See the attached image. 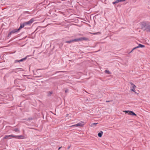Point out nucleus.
I'll return each mask as SVG.
<instances>
[{"label": "nucleus", "instance_id": "obj_1", "mask_svg": "<svg viewBox=\"0 0 150 150\" xmlns=\"http://www.w3.org/2000/svg\"><path fill=\"white\" fill-rule=\"evenodd\" d=\"M148 23L145 22H143L140 23V25L141 27V29L144 30L146 28Z\"/></svg>", "mask_w": 150, "mask_h": 150}, {"label": "nucleus", "instance_id": "obj_2", "mask_svg": "<svg viewBox=\"0 0 150 150\" xmlns=\"http://www.w3.org/2000/svg\"><path fill=\"white\" fill-rule=\"evenodd\" d=\"M131 85L130 90L136 93L135 89L136 88V86L132 82L130 83Z\"/></svg>", "mask_w": 150, "mask_h": 150}, {"label": "nucleus", "instance_id": "obj_3", "mask_svg": "<svg viewBox=\"0 0 150 150\" xmlns=\"http://www.w3.org/2000/svg\"><path fill=\"white\" fill-rule=\"evenodd\" d=\"M124 112H125V113H128V115H135V116H137L136 114H135L133 111H124Z\"/></svg>", "mask_w": 150, "mask_h": 150}, {"label": "nucleus", "instance_id": "obj_4", "mask_svg": "<svg viewBox=\"0 0 150 150\" xmlns=\"http://www.w3.org/2000/svg\"><path fill=\"white\" fill-rule=\"evenodd\" d=\"M12 138H14V135L11 134L9 135H6L4 137V139H10Z\"/></svg>", "mask_w": 150, "mask_h": 150}, {"label": "nucleus", "instance_id": "obj_5", "mask_svg": "<svg viewBox=\"0 0 150 150\" xmlns=\"http://www.w3.org/2000/svg\"><path fill=\"white\" fill-rule=\"evenodd\" d=\"M14 138L18 139H23L24 138V136L22 135L19 136L14 135Z\"/></svg>", "mask_w": 150, "mask_h": 150}, {"label": "nucleus", "instance_id": "obj_6", "mask_svg": "<svg viewBox=\"0 0 150 150\" xmlns=\"http://www.w3.org/2000/svg\"><path fill=\"white\" fill-rule=\"evenodd\" d=\"M33 20L32 19H30L29 21L24 23L25 25H30L33 22Z\"/></svg>", "mask_w": 150, "mask_h": 150}, {"label": "nucleus", "instance_id": "obj_7", "mask_svg": "<svg viewBox=\"0 0 150 150\" xmlns=\"http://www.w3.org/2000/svg\"><path fill=\"white\" fill-rule=\"evenodd\" d=\"M83 125H84L83 124H82V123H78V124H77L73 125L71 126V127H73V126L77 127V126H80V127H82Z\"/></svg>", "mask_w": 150, "mask_h": 150}, {"label": "nucleus", "instance_id": "obj_8", "mask_svg": "<svg viewBox=\"0 0 150 150\" xmlns=\"http://www.w3.org/2000/svg\"><path fill=\"white\" fill-rule=\"evenodd\" d=\"M144 30H146L147 31L150 32V25L148 24L146 28L144 29Z\"/></svg>", "mask_w": 150, "mask_h": 150}, {"label": "nucleus", "instance_id": "obj_9", "mask_svg": "<svg viewBox=\"0 0 150 150\" xmlns=\"http://www.w3.org/2000/svg\"><path fill=\"white\" fill-rule=\"evenodd\" d=\"M122 1H124V0H116L115 1L113 2L112 3L113 4H115Z\"/></svg>", "mask_w": 150, "mask_h": 150}, {"label": "nucleus", "instance_id": "obj_10", "mask_svg": "<svg viewBox=\"0 0 150 150\" xmlns=\"http://www.w3.org/2000/svg\"><path fill=\"white\" fill-rule=\"evenodd\" d=\"M25 25V24L24 23L23 24H21L20 27L18 29V30L19 31L22 28H23Z\"/></svg>", "mask_w": 150, "mask_h": 150}, {"label": "nucleus", "instance_id": "obj_11", "mask_svg": "<svg viewBox=\"0 0 150 150\" xmlns=\"http://www.w3.org/2000/svg\"><path fill=\"white\" fill-rule=\"evenodd\" d=\"M80 38V41H82V40H88V38H86V37H83V38Z\"/></svg>", "mask_w": 150, "mask_h": 150}, {"label": "nucleus", "instance_id": "obj_12", "mask_svg": "<svg viewBox=\"0 0 150 150\" xmlns=\"http://www.w3.org/2000/svg\"><path fill=\"white\" fill-rule=\"evenodd\" d=\"M19 31V30H18V29H14V30L11 31V32L12 34L14 33H15L18 32Z\"/></svg>", "mask_w": 150, "mask_h": 150}, {"label": "nucleus", "instance_id": "obj_13", "mask_svg": "<svg viewBox=\"0 0 150 150\" xmlns=\"http://www.w3.org/2000/svg\"><path fill=\"white\" fill-rule=\"evenodd\" d=\"M103 134V132L102 131H101L98 134V136L99 137H101Z\"/></svg>", "mask_w": 150, "mask_h": 150}, {"label": "nucleus", "instance_id": "obj_14", "mask_svg": "<svg viewBox=\"0 0 150 150\" xmlns=\"http://www.w3.org/2000/svg\"><path fill=\"white\" fill-rule=\"evenodd\" d=\"M80 41L79 38H78L75 39L74 40H72V42H78V41Z\"/></svg>", "mask_w": 150, "mask_h": 150}, {"label": "nucleus", "instance_id": "obj_15", "mask_svg": "<svg viewBox=\"0 0 150 150\" xmlns=\"http://www.w3.org/2000/svg\"><path fill=\"white\" fill-rule=\"evenodd\" d=\"M137 47H138V48L139 47H145V46L144 45L139 44Z\"/></svg>", "mask_w": 150, "mask_h": 150}, {"label": "nucleus", "instance_id": "obj_16", "mask_svg": "<svg viewBox=\"0 0 150 150\" xmlns=\"http://www.w3.org/2000/svg\"><path fill=\"white\" fill-rule=\"evenodd\" d=\"M13 130L16 132H19V130L18 128H14Z\"/></svg>", "mask_w": 150, "mask_h": 150}, {"label": "nucleus", "instance_id": "obj_17", "mask_svg": "<svg viewBox=\"0 0 150 150\" xmlns=\"http://www.w3.org/2000/svg\"><path fill=\"white\" fill-rule=\"evenodd\" d=\"M26 59V57H25V58L22 59H21L20 60L18 61V62H20L23 61L25 60Z\"/></svg>", "mask_w": 150, "mask_h": 150}, {"label": "nucleus", "instance_id": "obj_18", "mask_svg": "<svg viewBox=\"0 0 150 150\" xmlns=\"http://www.w3.org/2000/svg\"><path fill=\"white\" fill-rule=\"evenodd\" d=\"M105 73H106L107 74H110V72L109 71L107 70H106L105 71Z\"/></svg>", "mask_w": 150, "mask_h": 150}, {"label": "nucleus", "instance_id": "obj_19", "mask_svg": "<svg viewBox=\"0 0 150 150\" xmlns=\"http://www.w3.org/2000/svg\"><path fill=\"white\" fill-rule=\"evenodd\" d=\"M65 42L66 43H70L72 42H73L72 41V40H70L69 41H67Z\"/></svg>", "mask_w": 150, "mask_h": 150}, {"label": "nucleus", "instance_id": "obj_20", "mask_svg": "<svg viewBox=\"0 0 150 150\" xmlns=\"http://www.w3.org/2000/svg\"><path fill=\"white\" fill-rule=\"evenodd\" d=\"M11 34H12L11 33V32H10V33L8 34V37H10L11 36Z\"/></svg>", "mask_w": 150, "mask_h": 150}, {"label": "nucleus", "instance_id": "obj_21", "mask_svg": "<svg viewBox=\"0 0 150 150\" xmlns=\"http://www.w3.org/2000/svg\"><path fill=\"white\" fill-rule=\"evenodd\" d=\"M98 124V123H93L91 125V127H92L93 126V125H96V124Z\"/></svg>", "mask_w": 150, "mask_h": 150}, {"label": "nucleus", "instance_id": "obj_22", "mask_svg": "<svg viewBox=\"0 0 150 150\" xmlns=\"http://www.w3.org/2000/svg\"><path fill=\"white\" fill-rule=\"evenodd\" d=\"M137 48H138V47H137H137H135L134 48L132 49V51H133V50H134L135 49H137Z\"/></svg>", "mask_w": 150, "mask_h": 150}, {"label": "nucleus", "instance_id": "obj_23", "mask_svg": "<svg viewBox=\"0 0 150 150\" xmlns=\"http://www.w3.org/2000/svg\"><path fill=\"white\" fill-rule=\"evenodd\" d=\"M50 95H51V94H52V92H50Z\"/></svg>", "mask_w": 150, "mask_h": 150}, {"label": "nucleus", "instance_id": "obj_24", "mask_svg": "<svg viewBox=\"0 0 150 150\" xmlns=\"http://www.w3.org/2000/svg\"><path fill=\"white\" fill-rule=\"evenodd\" d=\"M110 101H106V102H110Z\"/></svg>", "mask_w": 150, "mask_h": 150}, {"label": "nucleus", "instance_id": "obj_25", "mask_svg": "<svg viewBox=\"0 0 150 150\" xmlns=\"http://www.w3.org/2000/svg\"><path fill=\"white\" fill-rule=\"evenodd\" d=\"M132 51H132V50L131 51H130V52L129 53H131L132 52Z\"/></svg>", "mask_w": 150, "mask_h": 150}, {"label": "nucleus", "instance_id": "obj_26", "mask_svg": "<svg viewBox=\"0 0 150 150\" xmlns=\"http://www.w3.org/2000/svg\"><path fill=\"white\" fill-rule=\"evenodd\" d=\"M61 148V147H60L58 149L59 150Z\"/></svg>", "mask_w": 150, "mask_h": 150}, {"label": "nucleus", "instance_id": "obj_27", "mask_svg": "<svg viewBox=\"0 0 150 150\" xmlns=\"http://www.w3.org/2000/svg\"><path fill=\"white\" fill-rule=\"evenodd\" d=\"M65 92H67V90L65 91Z\"/></svg>", "mask_w": 150, "mask_h": 150}, {"label": "nucleus", "instance_id": "obj_28", "mask_svg": "<svg viewBox=\"0 0 150 150\" xmlns=\"http://www.w3.org/2000/svg\"><path fill=\"white\" fill-rule=\"evenodd\" d=\"M124 1H125L126 0H124Z\"/></svg>", "mask_w": 150, "mask_h": 150}]
</instances>
